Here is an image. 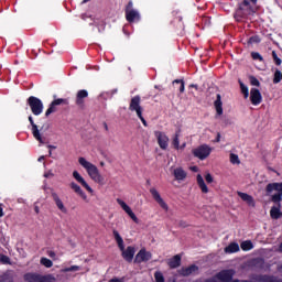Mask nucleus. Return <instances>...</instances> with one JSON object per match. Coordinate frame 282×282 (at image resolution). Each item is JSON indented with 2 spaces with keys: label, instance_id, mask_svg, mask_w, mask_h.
<instances>
[{
  "label": "nucleus",
  "instance_id": "1",
  "mask_svg": "<svg viewBox=\"0 0 282 282\" xmlns=\"http://www.w3.org/2000/svg\"><path fill=\"white\" fill-rule=\"evenodd\" d=\"M78 163L82 167L85 169L88 177H90V180L95 182V184H100L101 186L105 184V177L102 176V174H100V170H98V166H96L94 163L89 162L83 156L78 159Z\"/></svg>",
  "mask_w": 282,
  "mask_h": 282
},
{
  "label": "nucleus",
  "instance_id": "2",
  "mask_svg": "<svg viewBox=\"0 0 282 282\" xmlns=\"http://www.w3.org/2000/svg\"><path fill=\"white\" fill-rule=\"evenodd\" d=\"M249 83L252 86L250 89V102L254 107H258V105H261L263 102V95H261V82L257 79L256 77L249 78Z\"/></svg>",
  "mask_w": 282,
  "mask_h": 282
},
{
  "label": "nucleus",
  "instance_id": "3",
  "mask_svg": "<svg viewBox=\"0 0 282 282\" xmlns=\"http://www.w3.org/2000/svg\"><path fill=\"white\" fill-rule=\"evenodd\" d=\"M113 237L118 243V248L121 251V257H123L124 261H128V263H131L133 261V257H135V247L129 246L124 248V240L120 236V234L116 230H113Z\"/></svg>",
  "mask_w": 282,
  "mask_h": 282
},
{
  "label": "nucleus",
  "instance_id": "4",
  "mask_svg": "<svg viewBox=\"0 0 282 282\" xmlns=\"http://www.w3.org/2000/svg\"><path fill=\"white\" fill-rule=\"evenodd\" d=\"M234 19L240 24V28L246 30V23H248V0L238 3Z\"/></svg>",
  "mask_w": 282,
  "mask_h": 282
},
{
  "label": "nucleus",
  "instance_id": "5",
  "mask_svg": "<svg viewBox=\"0 0 282 282\" xmlns=\"http://www.w3.org/2000/svg\"><path fill=\"white\" fill-rule=\"evenodd\" d=\"M267 195L271 197V202L275 204L282 200V183H271L267 185Z\"/></svg>",
  "mask_w": 282,
  "mask_h": 282
},
{
  "label": "nucleus",
  "instance_id": "6",
  "mask_svg": "<svg viewBox=\"0 0 282 282\" xmlns=\"http://www.w3.org/2000/svg\"><path fill=\"white\" fill-rule=\"evenodd\" d=\"M29 121L32 126V134L37 140L40 144H45V138L43 137V132L47 131L50 129V123H44L41 129H39V126L34 123V119L32 117H29Z\"/></svg>",
  "mask_w": 282,
  "mask_h": 282
},
{
  "label": "nucleus",
  "instance_id": "7",
  "mask_svg": "<svg viewBox=\"0 0 282 282\" xmlns=\"http://www.w3.org/2000/svg\"><path fill=\"white\" fill-rule=\"evenodd\" d=\"M192 153L194 158L204 161L210 156V154L213 153V148L208 144H202L194 149Z\"/></svg>",
  "mask_w": 282,
  "mask_h": 282
},
{
  "label": "nucleus",
  "instance_id": "8",
  "mask_svg": "<svg viewBox=\"0 0 282 282\" xmlns=\"http://www.w3.org/2000/svg\"><path fill=\"white\" fill-rule=\"evenodd\" d=\"M28 105L31 108L33 116L43 113V101L34 96L29 97Z\"/></svg>",
  "mask_w": 282,
  "mask_h": 282
},
{
  "label": "nucleus",
  "instance_id": "9",
  "mask_svg": "<svg viewBox=\"0 0 282 282\" xmlns=\"http://www.w3.org/2000/svg\"><path fill=\"white\" fill-rule=\"evenodd\" d=\"M116 202L123 210V213H126V215H128V217H130L134 221V224H140V219L138 218L135 213H133V209H131V206H129L127 202H124L122 198H117Z\"/></svg>",
  "mask_w": 282,
  "mask_h": 282
},
{
  "label": "nucleus",
  "instance_id": "10",
  "mask_svg": "<svg viewBox=\"0 0 282 282\" xmlns=\"http://www.w3.org/2000/svg\"><path fill=\"white\" fill-rule=\"evenodd\" d=\"M232 276H235V271L232 270H225L219 272L215 278L207 280V282H232Z\"/></svg>",
  "mask_w": 282,
  "mask_h": 282
},
{
  "label": "nucleus",
  "instance_id": "11",
  "mask_svg": "<svg viewBox=\"0 0 282 282\" xmlns=\"http://www.w3.org/2000/svg\"><path fill=\"white\" fill-rule=\"evenodd\" d=\"M141 98L140 96H134L130 100L129 109L130 111H134L138 118H142V106H140Z\"/></svg>",
  "mask_w": 282,
  "mask_h": 282
},
{
  "label": "nucleus",
  "instance_id": "12",
  "mask_svg": "<svg viewBox=\"0 0 282 282\" xmlns=\"http://www.w3.org/2000/svg\"><path fill=\"white\" fill-rule=\"evenodd\" d=\"M150 193L154 199V202H156V204H159V206L165 210V213H169V205L166 204V202H164V198H162V196L160 195V192H158L155 189V187H152L150 189Z\"/></svg>",
  "mask_w": 282,
  "mask_h": 282
},
{
  "label": "nucleus",
  "instance_id": "13",
  "mask_svg": "<svg viewBox=\"0 0 282 282\" xmlns=\"http://www.w3.org/2000/svg\"><path fill=\"white\" fill-rule=\"evenodd\" d=\"M154 135L158 140V144L160 149H162L163 151H166L169 149V137L166 135V133L162 131H155Z\"/></svg>",
  "mask_w": 282,
  "mask_h": 282
},
{
  "label": "nucleus",
  "instance_id": "14",
  "mask_svg": "<svg viewBox=\"0 0 282 282\" xmlns=\"http://www.w3.org/2000/svg\"><path fill=\"white\" fill-rule=\"evenodd\" d=\"M73 177H74V180L76 181L77 184H80V186H83V188H85L89 193H94V188H91V186H89L87 181H85V177H83V175H80L78 173V171H76V170L73 171Z\"/></svg>",
  "mask_w": 282,
  "mask_h": 282
},
{
  "label": "nucleus",
  "instance_id": "15",
  "mask_svg": "<svg viewBox=\"0 0 282 282\" xmlns=\"http://www.w3.org/2000/svg\"><path fill=\"white\" fill-rule=\"evenodd\" d=\"M152 254L150 251H147V249H141L135 258L134 263H145L147 261H151Z\"/></svg>",
  "mask_w": 282,
  "mask_h": 282
},
{
  "label": "nucleus",
  "instance_id": "16",
  "mask_svg": "<svg viewBox=\"0 0 282 282\" xmlns=\"http://www.w3.org/2000/svg\"><path fill=\"white\" fill-rule=\"evenodd\" d=\"M69 188L73 193H76V195H78V197H80L84 202H89L87 194L85 193V191H83V187H80V185H78L76 182H70Z\"/></svg>",
  "mask_w": 282,
  "mask_h": 282
},
{
  "label": "nucleus",
  "instance_id": "17",
  "mask_svg": "<svg viewBox=\"0 0 282 282\" xmlns=\"http://www.w3.org/2000/svg\"><path fill=\"white\" fill-rule=\"evenodd\" d=\"M172 174L178 183L184 182L186 177H188V173H186L184 167L181 166L172 169Z\"/></svg>",
  "mask_w": 282,
  "mask_h": 282
},
{
  "label": "nucleus",
  "instance_id": "18",
  "mask_svg": "<svg viewBox=\"0 0 282 282\" xmlns=\"http://www.w3.org/2000/svg\"><path fill=\"white\" fill-rule=\"evenodd\" d=\"M214 109L216 111V118L224 116V101H221V95L217 94L214 101Z\"/></svg>",
  "mask_w": 282,
  "mask_h": 282
},
{
  "label": "nucleus",
  "instance_id": "19",
  "mask_svg": "<svg viewBox=\"0 0 282 282\" xmlns=\"http://www.w3.org/2000/svg\"><path fill=\"white\" fill-rule=\"evenodd\" d=\"M88 97H89V91H87L86 89L78 90L75 98V104L77 105V107H84L85 98H88Z\"/></svg>",
  "mask_w": 282,
  "mask_h": 282
},
{
  "label": "nucleus",
  "instance_id": "20",
  "mask_svg": "<svg viewBox=\"0 0 282 282\" xmlns=\"http://www.w3.org/2000/svg\"><path fill=\"white\" fill-rule=\"evenodd\" d=\"M61 105H67V99H63V98L54 99L51 102L48 109L46 110L45 116H50L51 113H54V111H56V107Z\"/></svg>",
  "mask_w": 282,
  "mask_h": 282
},
{
  "label": "nucleus",
  "instance_id": "21",
  "mask_svg": "<svg viewBox=\"0 0 282 282\" xmlns=\"http://www.w3.org/2000/svg\"><path fill=\"white\" fill-rule=\"evenodd\" d=\"M126 20L128 23H135V21H140V12H138V10L126 12Z\"/></svg>",
  "mask_w": 282,
  "mask_h": 282
},
{
  "label": "nucleus",
  "instance_id": "22",
  "mask_svg": "<svg viewBox=\"0 0 282 282\" xmlns=\"http://www.w3.org/2000/svg\"><path fill=\"white\" fill-rule=\"evenodd\" d=\"M197 272H199V268H197V265H191L181 269L180 274H182V276H191V274H197Z\"/></svg>",
  "mask_w": 282,
  "mask_h": 282
},
{
  "label": "nucleus",
  "instance_id": "23",
  "mask_svg": "<svg viewBox=\"0 0 282 282\" xmlns=\"http://www.w3.org/2000/svg\"><path fill=\"white\" fill-rule=\"evenodd\" d=\"M172 23L175 25L178 34H184V22L182 21V17H176Z\"/></svg>",
  "mask_w": 282,
  "mask_h": 282
},
{
  "label": "nucleus",
  "instance_id": "24",
  "mask_svg": "<svg viewBox=\"0 0 282 282\" xmlns=\"http://www.w3.org/2000/svg\"><path fill=\"white\" fill-rule=\"evenodd\" d=\"M240 247L237 242H231L225 248L226 254H235V252H239Z\"/></svg>",
  "mask_w": 282,
  "mask_h": 282
},
{
  "label": "nucleus",
  "instance_id": "25",
  "mask_svg": "<svg viewBox=\"0 0 282 282\" xmlns=\"http://www.w3.org/2000/svg\"><path fill=\"white\" fill-rule=\"evenodd\" d=\"M54 202L61 213H63L64 215L67 214V207H65V204L63 203L61 197H58V195H54Z\"/></svg>",
  "mask_w": 282,
  "mask_h": 282
},
{
  "label": "nucleus",
  "instance_id": "26",
  "mask_svg": "<svg viewBox=\"0 0 282 282\" xmlns=\"http://www.w3.org/2000/svg\"><path fill=\"white\" fill-rule=\"evenodd\" d=\"M170 268H180V264L182 263V256L176 254L172 259L167 261Z\"/></svg>",
  "mask_w": 282,
  "mask_h": 282
},
{
  "label": "nucleus",
  "instance_id": "27",
  "mask_svg": "<svg viewBox=\"0 0 282 282\" xmlns=\"http://www.w3.org/2000/svg\"><path fill=\"white\" fill-rule=\"evenodd\" d=\"M196 182H197L202 193H205V194L208 193V186L204 182V177H202V174H197Z\"/></svg>",
  "mask_w": 282,
  "mask_h": 282
},
{
  "label": "nucleus",
  "instance_id": "28",
  "mask_svg": "<svg viewBox=\"0 0 282 282\" xmlns=\"http://www.w3.org/2000/svg\"><path fill=\"white\" fill-rule=\"evenodd\" d=\"M270 215L272 219H279L282 217L281 207L280 206H273L270 210Z\"/></svg>",
  "mask_w": 282,
  "mask_h": 282
},
{
  "label": "nucleus",
  "instance_id": "29",
  "mask_svg": "<svg viewBox=\"0 0 282 282\" xmlns=\"http://www.w3.org/2000/svg\"><path fill=\"white\" fill-rule=\"evenodd\" d=\"M229 161H230V164H234L235 166H239V164H241V160H239V155L235 153L229 154Z\"/></svg>",
  "mask_w": 282,
  "mask_h": 282
},
{
  "label": "nucleus",
  "instance_id": "30",
  "mask_svg": "<svg viewBox=\"0 0 282 282\" xmlns=\"http://www.w3.org/2000/svg\"><path fill=\"white\" fill-rule=\"evenodd\" d=\"M24 278L29 282L41 281V278L39 275L34 274V273H28Z\"/></svg>",
  "mask_w": 282,
  "mask_h": 282
},
{
  "label": "nucleus",
  "instance_id": "31",
  "mask_svg": "<svg viewBox=\"0 0 282 282\" xmlns=\"http://www.w3.org/2000/svg\"><path fill=\"white\" fill-rule=\"evenodd\" d=\"M238 83L240 85L241 94H243L245 98H248V87L243 82H241V79H239Z\"/></svg>",
  "mask_w": 282,
  "mask_h": 282
},
{
  "label": "nucleus",
  "instance_id": "32",
  "mask_svg": "<svg viewBox=\"0 0 282 282\" xmlns=\"http://www.w3.org/2000/svg\"><path fill=\"white\" fill-rule=\"evenodd\" d=\"M41 263L42 265H44L45 268H52L54 265V263L52 262V260L47 259V258H42L41 259Z\"/></svg>",
  "mask_w": 282,
  "mask_h": 282
},
{
  "label": "nucleus",
  "instance_id": "33",
  "mask_svg": "<svg viewBox=\"0 0 282 282\" xmlns=\"http://www.w3.org/2000/svg\"><path fill=\"white\" fill-rule=\"evenodd\" d=\"M172 144H173L174 149L180 151V134H175V137L172 140Z\"/></svg>",
  "mask_w": 282,
  "mask_h": 282
},
{
  "label": "nucleus",
  "instance_id": "34",
  "mask_svg": "<svg viewBox=\"0 0 282 282\" xmlns=\"http://www.w3.org/2000/svg\"><path fill=\"white\" fill-rule=\"evenodd\" d=\"M173 85H180V91H181V94H184V89H185L184 79H175L173 82Z\"/></svg>",
  "mask_w": 282,
  "mask_h": 282
},
{
  "label": "nucleus",
  "instance_id": "35",
  "mask_svg": "<svg viewBox=\"0 0 282 282\" xmlns=\"http://www.w3.org/2000/svg\"><path fill=\"white\" fill-rule=\"evenodd\" d=\"M80 270V267L78 265H72L70 268H64L62 269V272H78Z\"/></svg>",
  "mask_w": 282,
  "mask_h": 282
},
{
  "label": "nucleus",
  "instance_id": "36",
  "mask_svg": "<svg viewBox=\"0 0 282 282\" xmlns=\"http://www.w3.org/2000/svg\"><path fill=\"white\" fill-rule=\"evenodd\" d=\"M251 58L253 61H259L260 63L263 61V56H261V54L257 53V52H252L251 53Z\"/></svg>",
  "mask_w": 282,
  "mask_h": 282
},
{
  "label": "nucleus",
  "instance_id": "37",
  "mask_svg": "<svg viewBox=\"0 0 282 282\" xmlns=\"http://www.w3.org/2000/svg\"><path fill=\"white\" fill-rule=\"evenodd\" d=\"M281 80H282V73L275 72L273 83L278 84V83H281Z\"/></svg>",
  "mask_w": 282,
  "mask_h": 282
},
{
  "label": "nucleus",
  "instance_id": "38",
  "mask_svg": "<svg viewBox=\"0 0 282 282\" xmlns=\"http://www.w3.org/2000/svg\"><path fill=\"white\" fill-rule=\"evenodd\" d=\"M154 278H155V281H156V282H164V275H162L161 272H156V273L154 274Z\"/></svg>",
  "mask_w": 282,
  "mask_h": 282
},
{
  "label": "nucleus",
  "instance_id": "39",
  "mask_svg": "<svg viewBox=\"0 0 282 282\" xmlns=\"http://www.w3.org/2000/svg\"><path fill=\"white\" fill-rule=\"evenodd\" d=\"M133 10H135V9H133V1H129L128 2V4L126 6V10H124V12L127 13V12H131V11H133Z\"/></svg>",
  "mask_w": 282,
  "mask_h": 282
},
{
  "label": "nucleus",
  "instance_id": "40",
  "mask_svg": "<svg viewBox=\"0 0 282 282\" xmlns=\"http://www.w3.org/2000/svg\"><path fill=\"white\" fill-rule=\"evenodd\" d=\"M272 57L275 64L281 65V58H279V56L276 55V52L274 51L272 52Z\"/></svg>",
  "mask_w": 282,
  "mask_h": 282
},
{
  "label": "nucleus",
  "instance_id": "41",
  "mask_svg": "<svg viewBox=\"0 0 282 282\" xmlns=\"http://www.w3.org/2000/svg\"><path fill=\"white\" fill-rule=\"evenodd\" d=\"M1 263H10V258L8 256L0 254Z\"/></svg>",
  "mask_w": 282,
  "mask_h": 282
},
{
  "label": "nucleus",
  "instance_id": "42",
  "mask_svg": "<svg viewBox=\"0 0 282 282\" xmlns=\"http://www.w3.org/2000/svg\"><path fill=\"white\" fill-rule=\"evenodd\" d=\"M205 180H206L207 184H213V182H214L213 175L210 173H207L205 175Z\"/></svg>",
  "mask_w": 282,
  "mask_h": 282
},
{
  "label": "nucleus",
  "instance_id": "43",
  "mask_svg": "<svg viewBox=\"0 0 282 282\" xmlns=\"http://www.w3.org/2000/svg\"><path fill=\"white\" fill-rule=\"evenodd\" d=\"M252 3L251 12H257L259 10V7L257 6L258 0H249Z\"/></svg>",
  "mask_w": 282,
  "mask_h": 282
},
{
  "label": "nucleus",
  "instance_id": "44",
  "mask_svg": "<svg viewBox=\"0 0 282 282\" xmlns=\"http://www.w3.org/2000/svg\"><path fill=\"white\" fill-rule=\"evenodd\" d=\"M238 195L243 202H248V194L238 192Z\"/></svg>",
  "mask_w": 282,
  "mask_h": 282
},
{
  "label": "nucleus",
  "instance_id": "45",
  "mask_svg": "<svg viewBox=\"0 0 282 282\" xmlns=\"http://www.w3.org/2000/svg\"><path fill=\"white\" fill-rule=\"evenodd\" d=\"M259 41H261L260 39H259V36H252V37H250V40H249V43H259Z\"/></svg>",
  "mask_w": 282,
  "mask_h": 282
},
{
  "label": "nucleus",
  "instance_id": "46",
  "mask_svg": "<svg viewBox=\"0 0 282 282\" xmlns=\"http://www.w3.org/2000/svg\"><path fill=\"white\" fill-rule=\"evenodd\" d=\"M240 248H241V250H243L245 252L248 251V241H243V242L240 245Z\"/></svg>",
  "mask_w": 282,
  "mask_h": 282
},
{
  "label": "nucleus",
  "instance_id": "47",
  "mask_svg": "<svg viewBox=\"0 0 282 282\" xmlns=\"http://www.w3.org/2000/svg\"><path fill=\"white\" fill-rule=\"evenodd\" d=\"M107 94H108L109 96L113 97L115 94H118V88H115V89L108 91Z\"/></svg>",
  "mask_w": 282,
  "mask_h": 282
},
{
  "label": "nucleus",
  "instance_id": "48",
  "mask_svg": "<svg viewBox=\"0 0 282 282\" xmlns=\"http://www.w3.org/2000/svg\"><path fill=\"white\" fill-rule=\"evenodd\" d=\"M108 282H124V280L123 279L113 278V279H111Z\"/></svg>",
  "mask_w": 282,
  "mask_h": 282
},
{
  "label": "nucleus",
  "instance_id": "49",
  "mask_svg": "<svg viewBox=\"0 0 282 282\" xmlns=\"http://www.w3.org/2000/svg\"><path fill=\"white\" fill-rule=\"evenodd\" d=\"M189 170L193 171V173H197L199 171V167L197 166H191Z\"/></svg>",
  "mask_w": 282,
  "mask_h": 282
},
{
  "label": "nucleus",
  "instance_id": "50",
  "mask_svg": "<svg viewBox=\"0 0 282 282\" xmlns=\"http://www.w3.org/2000/svg\"><path fill=\"white\" fill-rule=\"evenodd\" d=\"M44 177H54V173L51 171L44 174Z\"/></svg>",
  "mask_w": 282,
  "mask_h": 282
},
{
  "label": "nucleus",
  "instance_id": "51",
  "mask_svg": "<svg viewBox=\"0 0 282 282\" xmlns=\"http://www.w3.org/2000/svg\"><path fill=\"white\" fill-rule=\"evenodd\" d=\"M139 119L141 120L142 124L147 127V120H144V117H142V113H141V117H139Z\"/></svg>",
  "mask_w": 282,
  "mask_h": 282
},
{
  "label": "nucleus",
  "instance_id": "52",
  "mask_svg": "<svg viewBox=\"0 0 282 282\" xmlns=\"http://www.w3.org/2000/svg\"><path fill=\"white\" fill-rule=\"evenodd\" d=\"M3 204H0V217H3Z\"/></svg>",
  "mask_w": 282,
  "mask_h": 282
},
{
  "label": "nucleus",
  "instance_id": "53",
  "mask_svg": "<svg viewBox=\"0 0 282 282\" xmlns=\"http://www.w3.org/2000/svg\"><path fill=\"white\" fill-rule=\"evenodd\" d=\"M87 69H95L96 72H98V69H100L98 66H88Z\"/></svg>",
  "mask_w": 282,
  "mask_h": 282
},
{
  "label": "nucleus",
  "instance_id": "54",
  "mask_svg": "<svg viewBox=\"0 0 282 282\" xmlns=\"http://www.w3.org/2000/svg\"><path fill=\"white\" fill-rule=\"evenodd\" d=\"M248 204H249V206H254V204L252 203V197H248Z\"/></svg>",
  "mask_w": 282,
  "mask_h": 282
},
{
  "label": "nucleus",
  "instance_id": "55",
  "mask_svg": "<svg viewBox=\"0 0 282 282\" xmlns=\"http://www.w3.org/2000/svg\"><path fill=\"white\" fill-rule=\"evenodd\" d=\"M184 149H186V143H183L182 145H180L181 151H184Z\"/></svg>",
  "mask_w": 282,
  "mask_h": 282
},
{
  "label": "nucleus",
  "instance_id": "56",
  "mask_svg": "<svg viewBox=\"0 0 282 282\" xmlns=\"http://www.w3.org/2000/svg\"><path fill=\"white\" fill-rule=\"evenodd\" d=\"M253 246H252V242H248V250H252Z\"/></svg>",
  "mask_w": 282,
  "mask_h": 282
},
{
  "label": "nucleus",
  "instance_id": "57",
  "mask_svg": "<svg viewBox=\"0 0 282 282\" xmlns=\"http://www.w3.org/2000/svg\"><path fill=\"white\" fill-rule=\"evenodd\" d=\"M220 140H221V134H217V138H216V142H220Z\"/></svg>",
  "mask_w": 282,
  "mask_h": 282
},
{
  "label": "nucleus",
  "instance_id": "58",
  "mask_svg": "<svg viewBox=\"0 0 282 282\" xmlns=\"http://www.w3.org/2000/svg\"><path fill=\"white\" fill-rule=\"evenodd\" d=\"M34 210H35V213L39 215V213H40V209H39V206H34Z\"/></svg>",
  "mask_w": 282,
  "mask_h": 282
},
{
  "label": "nucleus",
  "instance_id": "59",
  "mask_svg": "<svg viewBox=\"0 0 282 282\" xmlns=\"http://www.w3.org/2000/svg\"><path fill=\"white\" fill-rule=\"evenodd\" d=\"M23 202H24L23 198H18L19 204H23Z\"/></svg>",
  "mask_w": 282,
  "mask_h": 282
},
{
  "label": "nucleus",
  "instance_id": "60",
  "mask_svg": "<svg viewBox=\"0 0 282 282\" xmlns=\"http://www.w3.org/2000/svg\"><path fill=\"white\" fill-rule=\"evenodd\" d=\"M43 160H45V156H40L39 158V162H43Z\"/></svg>",
  "mask_w": 282,
  "mask_h": 282
},
{
  "label": "nucleus",
  "instance_id": "61",
  "mask_svg": "<svg viewBox=\"0 0 282 282\" xmlns=\"http://www.w3.org/2000/svg\"><path fill=\"white\" fill-rule=\"evenodd\" d=\"M100 97L107 99V97H105V93H101Z\"/></svg>",
  "mask_w": 282,
  "mask_h": 282
},
{
  "label": "nucleus",
  "instance_id": "62",
  "mask_svg": "<svg viewBox=\"0 0 282 282\" xmlns=\"http://www.w3.org/2000/svg\"><path fill=\"white\" fill-rule=\"evenodd\" d=\"M189 87H194L197 89V85H195V84L189 85Z\"/></svg>",
  "mask_w": 282,
  "mask_h": 282
},
{
  "label": "nucleus",
  "instance_id": "63",
  "mask_svg": "<svg viewBox=\"0 0 282 282\" xmlns=\"http://www.w3.org/2000/svg\"><path fill=\"white\" fill-rule=\"evenodd\" d=\"M48 149H56V147H54V145H48Z\"/></svg>",
  "mask_w": 282,
  "mask_h": 282
},
{
  "label": "nucleus",
  "instance_id": "64",
  "mask_svg": "<svg viewBox=\"0 0 282 282\" xmlns=\"http://www.w3.org/2000/svg\"><path fill=\"white\" fill-rule=\"evenodd\" d=\"M88 1H90V0H84L83 3H88Z\"/></svg>",
  "mask_w": 282,
  "mask_h": 282
}]
</instances>
